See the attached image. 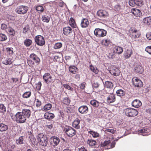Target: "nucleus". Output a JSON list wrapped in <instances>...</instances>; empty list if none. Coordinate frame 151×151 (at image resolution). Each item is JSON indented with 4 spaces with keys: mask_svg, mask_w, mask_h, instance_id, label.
<instances>
[{
    "mask_svg": "<svg viewBox=\"0 0 151 151\" xmlns=\"http://www.w3.org/2000/svg\"><path fill=\"white\" fill-rule=\"evenodd\" d=\"M31 115L30 110L27 109H24L22 111L18 112L15 115L17 121L20 123L26 122L27 118H29Z\"/></svg>",
    "mask_w": 151,
    "mask_h": 151,
    "instance_id": "nucleus-1",
    "label": "nucleus"
},
{
    "mask_svg": "<svg viewBox=\"0 0 151 151\" xmlns=\"http://www.w3.org/2000/svg\"><path fill=\"white\" fill-rule=\"evenodd\" d=\"M29 59L27 60V63L30 66H32L35 63L39 65L40 62V59L39 57L34 53L31 54L29 55Z\"/></svg>",
    "mask_w": 151,
    "mask_h": 151,
    "instance_id": "nucleus-2",
    "label": "nucleus"
},
{
    "mask_svg": "<svg viewBox=\"0 0 151 151\" xmlns=\"http://www.w3.org/2000/svg\"><path fill=\"white\" fill-rule=\"evenodd\" d=\"M63 131L68 137H71L76 134V130L70 126L65 125L63 127Z\"/></svg>",
    "mask_w": 151,
    "mask_h": 151,
    "instance_id": "nucleus-3",
    "label": "nucleus"
},
{
    "mask_svg": "<svg viewBox=\"0 0 151 151\" xmlns=\"http://www.w3.org/2000/svg\"><path fill=\"white\" fill-rule=\"evenodd\" d=\"M37 140L41 145L46 146L47 144V136L43 134H39L37 136Z\"/></svg>",
    "mask_w": 151,
    "mask_h": 151,
    "instance_id": "nucleus-4",
    "label": "nucleus"
},
{
    "mask_svg": "<svg viewBox=\"0 0 151 151\" xmlns=\"http://www.w3.org/2000/svg\"><path fill=\"white\" fill-rule=\"evenodd\" d=\"M29 8L28 6L21 5L17 6L15 9L16 12L18 14H26Z\"/></svg>",
    "mask_w": 151,
    "mask_h": 151,
    "instance_id": "nucleus-5",
    "label": "nucleus"
},
{
    "mask_svg": "<svg viewBox=\"0 0 151 151\" xmlns=\"http://www.w3.org/2000/svg\"><path fill=\"white\" fill-rule=\"evenodd\" d=\"M94 33L95 35L98 37H103L105 36L107 33V32L105 30L99 28L96 29Z\"/></svg>",
    "mask_w": 151,
    "mask_h": 151,
    "instance_id": "nucleus-6",
    "label": "nucleus"
},
{
    "mask_svg": "<svg viewBox=\"0 0 151 151\" xmlns=\"http://www.w3.org/2000/svg\"><path fill=\"white\" fill-rule=\"evenodd\" d=\"M126 115L129 117H134L136 116L138 113L137 111L132 108H128L125 110Z\"/></svg>",
    "mask_w": 151,
    "mask_h": 151,
    "instance_id": "nucleus-7",
    "label": "nucleus"
},
{
    "mask_svg": "<svg viewBox=\"0 0 151 151\" xmlns=\"http://www.w3.org/2000/svg\"><path fill=\"white\" fill-rule=\"evenodd\" d=\"M35 40L36 44L39 46H42L45 43L44 38L41 35L37 36L35 37Z\"/></svg>",
    "mask_w": 151,
    "mask_h": 151,
    "instance_id": "nucleus-8",
    "label": "nucleus"
},
{
    "mask_svg": "<svg viewBox=\"0 0 151 151\" xmlns=\"http://www.w3.org/2000/svg\"><path fill=\"white\" fill-rule=\"evenodd\" d=\"M43 78L45 82L47 84H49L53 82L52 77L50 73H45L43 76Z\"/></svg>",
    "mask_w": 151,
    "mask_h": 151,
    "instance_id": "nucleus-9",
    "label": "nucleus"
},
{
    "mask_svg": "<svg viewBox=\"0 0 151 151\" xmlns=\"http://www.w3.org/2000/svg\"><path fill=\"white\" fill-rule=\"evenodd\" d=\"M132 82L135 87H141L143 86L142 81L137 77L133 78L132 80Z\"/></svg>",
    "mask_w": 151,
    "mask_h": 151,
    "instance_id": "nucleus-10",
    "label": "nucleus"
},
{
    "mask_svg": "<svg viewBox=\"0 0 151 151\" xmlns=\"http://www.w3.org/2000/svg\"><path fill=\"white\" fill-rule=\"evenodd\" d=\"M113 137H112L111 138H109L107 139L104 142L101 143V146L102 147H105L110 143H111L110 146V148H113Z\"/></svg>",
    "mask_w": 151,
    "mask_h": 151,
    "instance_id": "nucleus-11",
    "label": "nucleus"
},
{
    "mask_svg": "<svg viewBox=\"0 0 151 151\" xmlns=\"http://www.w3.org/2000/svg\"><path fill=\"white\" fill-rule=\"evenodd\" d=\"M97 15L100 18H104L108 16V13L105 10L100 9L97 12Z\"/></svg>",
    "mask_w": 151,
    "mask_h": 151,
    "instance_id": "nucleus-12",
    "label": "nucleus"
},
{
    "mask_svg": "<svg viewBox=\"0 0 151 151\" xmlns=\"http://www.w3.org/2000/svg\"><path fill=\"white\" fill-rule=\"evenodd\" d=\"M79 112L81 114H85L89 111L88 107L86 105H83L80 106L78 109Z\"/></svg>",
    "mask_w": 151,
    "mask_h": 151,
    "instance_id": "nucleus-13",
    "label": "nucleus"
},
{
    "mask_svg": "<svg viewBox=\"0 0 151 151\" xmlns=\"http://www.w3.org/2000/svg\"><path fill=\"white\" fill-rule=\"evenodd\" d=\"M50 141L52 144L53 146H57L59 143L60 139L57 137L54 136L51 137L50 138Z\"/></svg>",
    "mask_w": 151,
    "mask_h": 151,
    "instance_id": "nucleus-14",
    "label": "nucleus"
},
{
    "mask_svg": "<svg viewBox=\"0 0 151 151\" xmlns=\"http://www.w3.org/2000/svg\"><path fill=\"white\" fill-rule=\"evenodd\" d=\"M72 28L69 26H67L63 28V33L65 35H69L72 33Z\"/></svg>",
    "mask_w": 151,
    "mask_h": 151,
    "instance_id": "nucleus-15",
    "label": "nucleus"
},
{
    "mask_svg": "<svg viewBox=\"0 0 151 151\" xmlns=\"http://www.w3.org/2000/svg\"><path fill=\"white\" fill-rule=\"evenodd\" d=\"M132 33V36L134 38H138L140 35V32L135 28L132 29L131 30Z\"/></svg>",
    "mask_w": 151,
    "mask_h": 151,
    "instance_id": "nucleus-16",
    "label": "nucleus"
},
{
    "mask_svg": "<svg viewBox=\"0 0 151 151\" xmlns=\"http://www.w3.org/2000/svg\"><path fill=\"white\" fill-rule=\"evenodd\" d=\"M131 12L136 17H140L142 15L141 11L135 8L132 9Z\"/></svg>",
    "mask_w": 151,
    "mask_h": 151,
    "instance_id": "nucleus-17",
    "label": "nucleus"
},
{
    "mask_svg": "<svg viewBox=\"0 0 151 151\" xmlns=\"http://www.w3.org/2000/svg\"><path fill=\"white\" fill-rule=\"evenodd\" d=\"M89 22L87 19L83 18L82 19L81 26L82 28H86L88 27Z\"/></svg>",
    "mask_w": 151,
    "mask_h": 151,
    "instance_id": "nucleus-18",
    "label": "nucleus"
},
{
    "mask_svg": "<svg viewBox=\"0 0 151 151\" xmlns=\"http://www.w3.org/2000/svg\"><path fill=\"white\" fill-rule=\"evenodd\" d=\"M132 106L136 108H138L142 105V104L140 100L136 99L132 102Z\"/></svg>",
    "mask_w": 151,
    "mask_h": 151,
    "instance_id": "nucleus-19",
    "label": "nucleus"
},
{
    "mask_svg": "<svg viewBox=\"0 0 151 151\" xmlns=\"http://www.w3.org/2000/svg\"><path fill=\"white\" fill-rule=\"evenodd\" d=\"M80 120L78 118H76L73 122L72 126L76 129H78L80 128Z\"/></svg>",
    "mask_w": 151,
    "mask_h": 151,
    "instance_id": "nucleus-20",
    "label": "nucleus"
},
{
    "mask_svg": "<svg viewBox=\"0 0 151 151\" xmlns=\"http://www.w3.org/2000/svg\"><path fill=\"white\" fill-rule=\"evenodd\" d=\"M150 130L147 128H142L138 131L139 133H141L142 135L146 136L149 135Z\"/></svg>",
    "mask_w": 151,
    "mask_h": 151,
    "instance_id": "nucleus-21",
    "label": "nucleus"
},
{
    "mask_svg": "<svg viewBox=\"0 0 151 151\" xmlns=\"http://www.w3.org/2000/svg\"><path fill=\"white\" fill-rule=\"evenodd\" d=\"M69 70L72 73L75 74L78 72V69L74 65H71L69 68Z\"/></svg>",
    "mask_w": 151,
    "mask_h": 151,
    "instance_id": "nucleus-22",
    "label": "nucleus"
},
{
    "mask_svg": "<svg viewBox=\"0 0 151 151\" xmlns=\"http://www.w3.org/2000/svg\"><path fill=\"white\" fill-rule=\"evenodd\" d=\"M44 117L45 119H51L54 117L55 115L52 113L47 112L45 114Z\"/></svg>",
    "mask_w": 151,
    "mask_h": 151,
    "instance_id": "nucleus-23",
    "label": "nucleus"
},
{
    "mask_svg": "<svg viewBox=\"0 0 151 151\" xmlns=\"http://www.w3.org/2000/svg\"><path fill=\"white\" fill-rule=\"evenodd\" d=\"M132 53V50L127 49L124 52V56L125 58L127 59L130 58Z\"/></svg>",
    "mask_w": 151,
    "mask_h": 151,
    "instance_id": "nucleus-24",
    "label": "nucleus"
},
{
    "mask_svg": "<svg viewBox=\"0 0 151 151\" xmlns=\"http://www.w3.org/2000/svg\"><path fill=\"white\" fill-rule=\"evenodd\" d=\"M101 43L102 45L105 46H108L111 45L112 42L110 40L108 39H103L102 40Z\"/></svg>",
    "mask_w": 151,
    "mask_h": 151,
    "instance_id": "nucleus-25",
    "label": "nucleus"
},
{
    "mask_svg": "<svg viewBox=\"0 0 151 151\" xmlns=\"http://www.w3.org/2000/svg\"><path fill=\"white\" fill-rule=\"evenodd\" d=\"M8 129V126L3 123H0V131L1 132L6 131Z\"/></svg>",
    "mask_w": 151,
    "mask_h": 151,
    "instance_id": "nucleus-26",
    "label": "nucleus"
},
{
    "mask_svg": "<svg viewBox=\"0 0 151 151\" xmlns=\"http://www.w3.org/2000/svg\"><path fill=\"white\" fill-rule=\"evenodd\" d=\"M28 134L29 135V137L32 143L34 144L35 143L36 141V138L34 137L32 133L31 132H28Z\"/></svg>",
    "mask_w": 151,
    "mask_h": 151,
    "instance_id": "nucleus-27",
    "label": "nucleus"
},
{
    "mask_svg": "<svg viewBox=\"0 0 151 151\" xmlns=\"http://www.w3.org/2000/svg\"><path fill=\"white\" fill-rule=\"evenodd\" d=\"M143 22L145 24L148 25L151 24V17L145 18L143 20Z\"/></svg>",
    "mask_w": 151,
    "mask_h": 151,
    "instance_id": "nucleus-28",
    "label": "nucleus"
},
{
    "mask_svg": "<svg viewBox=\"0 0 151 151\" xmlns=\"http://www.w3.org/2000/svg\"><path fill=\"white\" fill-rule=\"evenodd\" d=\"M12 58H4L3 61V63L6 65H10L12 63Z\"/></svg>",
    "mask_w": 151,
    "mask_h": 151,
    "instance_id": "nucleus-29",
    "label": "nucleus"
},
{
    "mask_svg": "<svg viewBox=\"0 0 151 151\" xmlns=\"http://www.w3.org/2000/svg\"><path fill=\"white\" fill-rule=\"evenodd\" d=\"M123 48L119 46H116L114 47V52H115L118 54L121 53L123 51Z\"/></svg>",
    "mask_w": 151,
    "mask_h": 151,
    "instance_id": "nucleus-30",
    "label": "nucleus"
},
{
    "mask_svg": "<svg viewBox=\"0 0 151 151\" xmlns=\"http://www.w3.org/2000/svg\"><path fill=\"white\" fill-rule=\"evenodd\" d=\"M70 25L73 28H76L77 25L76 23L75 20L72 17H71L69 21Z\"/></svg>",
    "mask_w": 151,
    "mask_h": 151,
    "instance_id": "nucleus-31",
    "label": "nucleus"
},
{
    "mask_svg": "<svg viewBox=\"0 0 151 151\" xmlns=\"http://www.w3.org/2000/svg\"><path fill=\"white\" fill-rule=\"evenodd\" d=\"M6 32L11 35L14 36L15 34V31L12 27H8L6 30Z\"/></svg>",
    "mask_w": 151,
    "mask_h": 151,
    "instance_id": "nucleus-32",
    "label": "nucleus"
},
{
    "mask_svg": "<svg viewBox=\"0 0 151 151\" xmlns=\"http://www.w3.org/2000/svg\"><path fill=\"white\" fill-rule=\"evenodd\" d=\"M134 69L136 72L139 73L140 74L142 73L143 70L142 67L141 66L139 65H137L136 66Z\"/></svg>",
    "mask_w": 151,
    "mask_h": 151,
    "instance_id": "nucleus-33",
    "label": "nucleus"
},
{
    "mask_svg": "<svg viewBox=\"0 0 151 151\" xmlns=\"http://www.w3.org/2000/svg\"><path fill=\"white\" fill-rule=\"evenodd\" d=\"M90 104L94 107H98L99 104V103L95 100H93L91 101Z\"/></svg>",
    "mask_w": 151,
    "mask_h": 151,
    "instance_id": "nucleus-34",
    "label": "nucleus"
},
{
    "mask_svg": "<svg viewBox=\"0 0 151 151\" xmlns=\"http://www.w3.org/2000/svg\"><path fill=\"white\" fill-rule=\"evenodd\" d=\"M32 43V40L29 39H26L24 41V45L26 47H29Z\"/></svg>",
    "mask_w": 151,
    "mask_h": 151,
    "instance_id": "nucleus-35",
    "label": "nucleus"
},
{
    "mask_svg": "<svg viewBox=\"0 0 151 151\" xmlns=\"http://www.w3.org/2000/svg\"><path fill=\"white\" fill-rule=\"evenodd\" d=\"M23 137L21 136L19 137L18 139H16V143L17 145H21L24 143Z\"/></svg>",
    "mask_w": 151,
    "mask_h": 151,
    "instance_id": "nucleus-36",
    "label": "nucleus"
},
{
    "mask_svg": "<svg viewBox=\"0 0 151 151\" xmlns=\"http://www.w3.org/2000/svg\"><path fill=\"white\" fill-rule=\"evenodd\" d=\"M105 86L107 88H112L113 86V83L109 81H106L105 82Z\"/></svg>",
    "mask_w": 151,
    "mask_h": 151,
    "instance_id": "nucleus-37",
    "label": "nucleus"
},
{
    "mask_svg": "<svg viewBox=\"0 0 151 151\" xmlns=\"http://www.w3.org/2000/svg\"><path fill=\"white\" fill-rule=\"evenodd\" d=\"M42 19L43 22L48 23L49 22L50 18L49 16L47 15H43L42 16Z\"/></svg>",
    "mask_w": 151,
    "mask_h": 151,
    "instance_id": "nucleus-38",
    "label": "nucleus"
},
{
    "mask_svg": "<svg viewBox=\"0 0 151 151\" xmlns=\"http://www.w3.org/2000/svg\"><path fill=\"white\" fill-rule=\"evenodd\" d=\"M87 143L90 146H94L96 144V142L95 140L89 139H88Z\"/></svg>",
    "mask_w": 151,
    "mask_h": 151,
    "instance_id": "nucleus-39",
    "label": "nucleus"
},
{
    "mask_svg": "<svg viewBox=\"0 0 151 151\" xmlns=\"http://www.w3.org/2000/svg\"><path fill=\"white\" fill-rule=\"evenodd\" d=\"M88 133L92 135L94 138L97 137H99V134L97 132H95L93 131H90L88 132Z\"/></svg>",
    "mask_w": 151,
    "mask_h": 151,
    "instance_id": "nucleus-40",
    "label": "nucleus"
},
{
    "mask_svg": "<svg viewBox=\"0 0 151 151\" xmlns=\"http://www.w3.org/2000/svg\"><path fill=\"white\" fill-rule=\"evenodd\" d=\"M90 68L91 70L95 73L96 74H97L98 73L99 70L96 67H94L93 65H90Z\"/></svg>",
    "mask_w": 151,
    "mask_h": 151,
    "instance_id": "nucleus-41",
    "label": "nucleus"
},
{
    "mask_svg": "<svg viewBox=\"0 0 151 151\" xmlns=\"http://www.w3.org/2000/svg\"><path fill=\"white\" fill-rule=\"evenodd\" d=\"M116 93L118 96H121L124 95L125 92L123 90L120 89L117 91Z\"/></svg>",
    "mask_w": 151,
    "mask_h": 151,
    "instance_id": "nucleus-42",
    "label": "nucleus"
},
{
    "mask_svg": "<svg viewBox=\"0 0 151 151\" xmlns=\"http://www.w3.org/2000/svg\"><path fill=\"white\" fill-rule=\"evenodd\" d=\"M70 102V100L68 97H65L63 99V103L65 104L68 105Z\"/></svg>",
    "mask_w": 151,
    "mask_h": 151,
    "instance_id": "nucleus-43",
    "label": "nucleus"
},
{
    "mask_svg": "<svg viewBox=\"0 0 151 151\" xmlns=\"http://www.w3.org/2000/svg\"><path fill=\"white\" fill-rule=\"evenodd\" d=\"M136 6H141L143 4V1L142 0H135Z\"/></svg>",
    "mask_w": 151,
    "mask_h": 151,
    "instance_id": "nucleus-44",
    "label": "nucleus"
},
{
    "mask_svg": "<svg viewBox=\"0 0 151 151\" xmlns=\"http://www.w3.org/2000/svg\"><path fill=\"white\" fill-rule=\"evenodd\" d=\"M52 105L50 104H45L43 107V109L45 111L50 110L52 108Z\"/></svg>",
    "mask_w": 151,
    "mask_h": 151,
    "instance_id": "nucleus-45",
    "label": "nucleus"
},
{
    "mask_svg": "<svg viewBox=\"0 0 151 151\" xmlns=\"http://www.w3.org/2000/svg\"><path fill=\"white\" fill-rule=\"evenodd\" d=\"M7 39V37L5 34H3L2 33L0 34V41H5Z\"/></svg>",
    "mask_w": 151,
    "mask_h": 151,
    "instance_id": "nucleus-46",
    "label": "nucleus"
},
{
    "mask_svg": "<svg viewBox=\"0 0 151 151\" xmlns=\"http://www.w3.org/2000/svg\"><path fill=\"white\" fill-rule=\"evenodd\" d=\"M113 96L112 95H109L107 98V101L109 104L113 102Z\"/></svg>",
    "mask_w": 151,
    "mask_h": 151,
    "instance_id": "nucleus-47",
    "label": "nucleus"
},
{
    "mask_svg": "<svg viewBox=\"0 0 151 151\" xmlns=\"http://www.w3.org/2000/svg\"><path fill=\"white\" fill-rule=\"evenodd\" d=\"M62 44L61 42H57L54 45V48L55 49H59L61 48L62 46Z\"/></svg>",
    "mask_w": 151,
    "mask_h": 151,
    "instance_id": "nucleus-48",
    "label": "nucleus"
},
{
    "mask_svg": "<svg viewBox=\"0 0 151 151\" xmlns=\"http://www.w3.org/2000/svg\"><path fill=\"white\" fill-rule=\"evenodd\" d=\"M31 94V92L30 91L26 92L23 94V97L26 98H29Z\"/></svg>",
    "mask_w": 151,
    "mask_h": 151,
    "instance_id": "nucleus-49",
    "label": "nucleus"
},
{
    "mask_svg": "<svg viewBox=\"0 0 151 151\" xmlns=\"http://www.w3.org/2000/svg\"><path fill=\"white\" fill-rule=\"evenodd\" d=\"M7 53L9 55H12L13 53V49L12 48L7 47L6 48Z\"/></svg>",
    "mask_w": 151,
    "mask_h": 151,
    "instance_id": "nucleus-50",
    "label": "nucleus"
},
{
    "mask_svg": "<svg viewBox=\"0 0 151 151\" xmlns=\"http://www.w3.org/2000/svg\"><path fill=\"white\" fill-rule=\"evenodd\" d=\"M63 87L66 89L72 91L73 88L67 84H64Z\"/></svg>",
    "mask_w": 151,
    "mask_h": 151,
    "instance_id": "nucleus-51",
    "label": "nucleus"
},
{
    "mask_svg": "<svg viewBox=\"0 0 151 151\" xmlns=\"http://www.w3.org/2000/svg\"><path fill=\"white\" fill-rule=\"evenodd\" d=\"M29 30V27L28 24H27L24 26L23 29V33H26Z\"/></svg>",
    "mask_w": 151,
    "mask_h": 151,
    "instance_id": "nucleus-52",
    "label": "nucleus"
},
{
    "mask_svg": "<svg viewBox=\"0 0 151 151\" xmlns=\"http://www.w3.org/2000/svg\"><path fill=\"white\" fill-rule=\"evenodd\" d=\"M35 101L36 102V106L37 107H39L41 105V102L39 99H35Z\"/></svg>",
    "mask_w": 151,
    "mask_h": 151,
    "instance_id": "nucleus-53",
    "label": "nucleus"
},
{
    "mask_svg": "<svg viewBox=\"0 0 151 151\" xmlns=\"http://www.w3.org/2000/svg\"><path fill=\"white\" fill-rule=\"evenodd\" d=\"M36 10L38 11H40L41 12H43L44 9L43 7L41 6H38L36 7Z\"/></svg>",
    "mask_w": 151,
    "mask_h": 151,
    "instance_id": "nucleus-54",
    "label": "nucleus"
},
{
    "mask_svg": "<svg viewBox=\"0 0 151 151\" xmlns=\"http://www.w3.org/2000/svg\"><path fill=\"white\" fill-rule=\"evenodd\" d=\"M42 85L41 82L39 81L36 84V89L38 91L40 90Z\"/></svg>",
    "mask_w": 151,
    "mask_h": 151,
    "instance_id": "nucleus-55",
    "label": "nucleus"
},
{
    "mask_svg": "<svg viewBox=\"0 0 151 151\" xmlns=\"http://www.w3.org/2000/svg\"><path fill=\"white\" fill-rule=\"evenodd\" d=\"M6 107L4 105L2 104H0V111L1 112H5Z\"/></svg>",
    "mask_w": 151,
    "mask_h": 151,
    "instance_id": "nucleus-56",
    "label": "nucleus"
},
{
    "mask_svg": "<svg viewBox=\"0 0 151 151\" xmlns=\"http://www.w3.org/2000/svg\"><path fill=\"white\" fill-rule=\"evenodd\" d=\"M129 5L131 6H135V0H129Z\"/></svg>",
    "mask_w": 151,
    "mask_h": 151,
    "instance_id": "nucleus-57",
    "label": "nucleus"
},
{
    "mask_svg": "<svg viewBox=\"0 0 151 151\" xmlns=\"http://www.w3.org/2000/svg\"><path fill=\"white\" fill-rule=\"evenodd\" d=\"M86 83L85 82H83L79 85L80 88L82 90H84L86 87Z\"/></svg>",
    "mask_w": 151,
    "mask_h": 151,
    "instance_id": "nucleus-58",
    "label": "nucleus"
},
{
    "mask_svg": "<svg viewBox=\"0 0 151 151\" xmlns=\"http://www.w3.org/2000/svg\"><path fill=\"white\" fill-rule=\"evenodd\" d=\"M121 9V8L119 4H117L115 6L114 10L115 11H119Z\"/></svg>",
    "mask_w": 151,
    "mask_h": 151,
    "instance_id": "nucleus-59",
    "label": "nucleus"
},
{
    "mask_svg": "<svg viewBox=\"0 0 151 151\" xmlns=\"http://www.w3.org/2000/svg\"><path fill=\"white\" fill-rule=\"evenodd\" d=\"M114 70L116 72V73L114 72V76H119L120 73V71L118 68H117L116 69H114Z\"/></svg>",
    "mask_w": 151,
    "mask_h": 151,
    "instance_id": "nucleus-60",
    "label": "nucleus"
},
{
    "mask_svg": "<svg viewBox=\"0 0 151 151\" xmlns=\"http://www.w3.org/2000/svg\"><path fill=\"white\" fill-rule=\"evenodd\" d=\"M145 50L148 53L151 54V46H149L147 47Z\"/></svg>",
    "mask_w": 151,
    "mask_h": 151,
    "instance_id": "nucleus-61",
    "label": "nucleus"
},
{
    "mask_svg": "<svg viewBox=\"0 0 151 151\" xmlns=\"http://www.w3.org/2000/svg\"><path fill=\"white\" fill-rule=\"evenodd\" d=\"M146 37L148 39L151 40V32L147 33L146 34Z\"/></svg>",
    "mask_w": 151,
    "mask_h": 151,
    "instance_id": "nucleus-62",
    "label": "nucleus"
},
{
    "mask_svg": "<svg viewBox=\"0 0 151 151\" xmlns=\"http://www.w3.org/2000/svg\"><path fill=\"white\" fill-rule=\"evenodd\" d=\"M7 25L4 23H2L1 24V28L2 30H5L7 29Z\"/></svg>",
    "mask_w": 151,
    "mask_h": 151,
    "instance_id": "nucleus-63",
    "label": "nucleus"
},
{
    "mask_svg": "<svg viewBox=\"0 0 151 151\" xmlns=\"http://www.w3.org/2000/svg\"><path fill=\"white\" fill-rule=\"evenodd\" d=\"M78 149V151H87L83 146H82L81 148H79Z\"/></svg>",
    "mask_w": 151,
    "mask_h": 151,
    "instance_id": "nucleus-64",
    "label": "nucleus"
}]
</instances>
